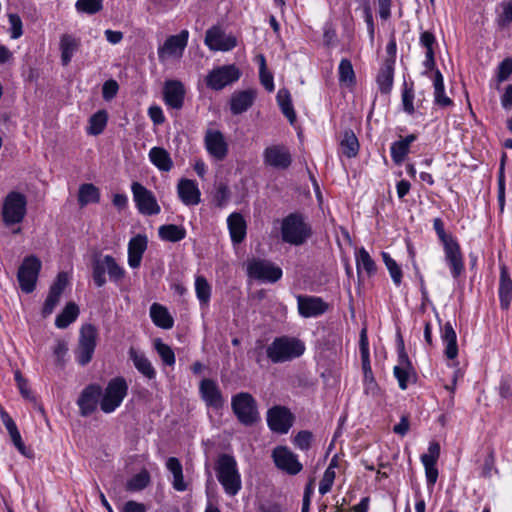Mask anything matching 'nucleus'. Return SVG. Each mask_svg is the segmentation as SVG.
I'll return each instance as SVG.
<instances>
[{
	"label": "nucleus",
	"instance_id": "nucleus-27",
	"mask_svg": "<svg viewBox=\"0 0 512 512\" xmlns=\"http://www.w3.org/2000/svg\"><path fill=\"white\" fill-rule=\"evenodd\" d=\"M401 351L399 354V365L394 367V375L398 380L399 387L405 390L408 386V382L413 376L411 363L408 359L407 354L404 352L403 340L400 337Z\"/></svg>",
	"mask_w": 512,
	"mask_h": 512
},
{
	"label": "nucleus",
	"instance_id": "nucleus-60",
	"mask_svg": "<svg viewBox=\"0 0 512 512\" xmlns=\"http://www.w3.org/2000/svg\"><path fill=\"white\" fill-rule=\"evenodd\" d=\"M363 15L371 43L374 41L375 25L369 0H363Z\"/></svg>",
	"mask_w": 512,
	"mask_h": 512
},
{
	"label": "nucleus",
	"instance_id": "nucleus-36",
	"mask_svg": "<svg viewBox=\"0 0 512 512\" xmlns=\"http://www.w3.org/2000/svg\"><path fill=\"white\" fill-rule=\"evenodd\" d=\"M166 468L173 475V488L179 492L185 491L187 489V483L184 480L183 468L180 460L176 457H169L166 461Z\"/></svg>",
	"mask_w": 512,
	"mask_h": 512
},
{
	"label": "nucleus",
	"instance_id": "nucleus-47",
	"mask_svg": "<svg viewBox=\"0 0 512 512\" xmlns=\"http://www.w3.org/2000/svg\"><path fill=\"white\" fill-rule=\"evenodd\" d=\"M92 277L97 287H102L106 284L105 273L107 272L106 267V255L103 258L95 259L92 266Z\"/></svg>",
	"mask_w": 512,
	"mask_h": 512
},
{
	"label": "nucleus",
	"instance_id": "nucleus-41",
	"mask_svg": "<svg viewBox=\"0 0 512 512\" xmlns=\"http://www.w3.org/2000/svg\"><path fill=\"white\" fill-rule=\"evenodd\" d=\"M277 103L283 115L293 124L296 120V113L293 108L290 92L287 89H280L278 91Z\"/></svg>",
	"mask_w": 512,
	"mask_h": 512
},
{
	"label": "nucleus",
	"instance_id": "nucleus-4",
	"mask_svg": "<svg viewBox=\"0 0 512 512\" xmlns=\"http://www.w3.org/2000/svg\"><path fill=\"white\" fill-rule=\"evenodd\" d=\"M27 211L26 196L17 191L9 192L3 200L2 219L6 226L19 224Z\"/></svg>",
	"mask_w": 512,
	"mask_h": 512
},
{
	"label": "nucleus",
	"instance_id": "nucleus-35",
	"mask_svg": "<svg viewBox=\"0 0 512 512\" xmlns=\"http://www.w3.org/2000/svg\"><path fill=\"white\" fill-rule=\"evenodd\" d=\"M150 317L153 323L162 329H171L174 320L167 308L161 304L153 303L150 307Z\"/></svg>",
	"mask_w": 512,
	"mask_h": 512
},
{
	"label": "nucleus",
	"instance_id": "nucleus-34",
	"mask_svg": "<svg viewBox=\"0 0 512 512\" xmlns=\"http://www.w3.org/2000/svg\"><path fill=\"white\" fill-rule=\"evenodd\" d=\"M417 139L415 134L407 135L391 145V158L397 165L401 164L409 153L410 145Z\"/></svg>",
	"mask_w": 512,
	"mask_h": 512
},
{
	"label": "nucleus",
	"instance_id": "nucleus-55",
	"mask_svg": "<svg viewBox=\"0 0 512 512\" xmlns=\"http://www.w3.org/2000/svg\"><path fill=\"white\" fill-rule=\"evenodd\" d=\"M106 267L110 280L114 282H119L124 278L125 271L116 263L115 259L110 255H106Z\"/></svg>",
	"mask_w": 512,
	"mask_h": 512
},
{
	"label": "nucleus",
	"instance_id": "nucleus-21",
	"mask_svg": "<svg viewBox=\"0 0 512 512\" xmlns=\"http://www.w3.org/2000/svg\"><path fill=\"white\" fill-rule=\"evenodd\" d=\"M298 312L304 318L317 317L324 314L329 305L320 297L297 296Z\"/></svg>",
	"mask_w": 512,
	"mask_h": 512
},
{
	"label": "nucleus",
	"instance_id": "nucleus-25",
	"mask_svg": "<svg viewBox=\"0 0 512 512\" xmlns=\"http://www.w3.org/2000/svg\"><path fill=\"white\" fill-rule=\"evenodd\" d=\"M128 356L140 374H142L148 380L155 379L156 370L144 352L134 347H130L128 350Z\"/></svg>",
	"mask_w": 512,
	"mask_h": 512
},
{
	"label": "nucleus",
	"instance_id": "nucleus-64",
	"mask_svg": "<svg viewBox=\"0 0 512 512\" xmlns=\"http://www.w3.org/2000/svg\"><path fill=\"white\" fill-rule=\"evenodd\" d=\"M512 74V58L504 59L498 66L497 79L499 82L507 80Z\"/></svg>",
	"mask_w": 512,
	"mask_h": 512
},
{
	"label": "nucleus",
	"instance_id": "nucleus-24",
	"mask_svg": "<svg viewBox=\"0 0 512 512\" xmlns=\"http://www.w3.org/2000/svg\"><path fill=\"white\" fill-rule=\"evenodd\" d=\"M256 90L247 89L236 91L230 99V110L233 115H239L246 112L254 103Z\"/></svg>",
	"mask_w": 512,
	"mask_h": 512
},
{
	"label": "nucleus",
	"instance_id": "nucleus-51",
	"mask_svg": "<svg viewBox=\"0 0 512 512\" xmlns=\"http://www.w3.org/2000/svg\"><path fill=\"white\" fill-rule=\"evenodd\" d=\"M230 196H231V193H230L229 187L226 183L220 181L215 184L213 200H214L216 206H218L220 208L224 207L228 203Z\"/></svg>",
	"mask_w": 512,
	"mask_h": 512
},
{
	"label": "nucleus",
	"instance_id": "nucleus-49",
	"mask_svg": "<svg viewBox=\"0 0 512 512\" xmlns=\"http://www.w3.org/2000/svg\"><path fill=\"white\" fill-rule=\"evenodd\" d=\"M154 347L165 365L173 366L175 364V354L169 345L163 343L161 339H156Z\"/></svg>",
	"mask_w": 512,
	"mask_h": 512
},
{
	"label": "nucleus",
	"instance_id": "nucleus-59",
	"mask_svg": "<svg viewBox=\"0 0 512 512\" xmlns=\"http://www.w3.org/2000/svg\"><path fill=\"white\" fill-rule=\"evenodd\" d=\"M414 100V91L412 86H408L406 83H404L403 91H402V104H403V110L412 115L415 112V108L413 105Z\"/></svg>",
	"mask_w": 512,
	"mask_h": 512
},
{
	"label": "nucleus",
	"instance_id": "nucleus-28",
	"mask_svg": "<svg viewBox=\"0 0 512 512\" xmlns=\"http://www.w3.org/2000/svg\"><path fill=\"white\" fill-rule=\"evenodd\" d=\"M178 195L185 205H197L200 203V190L195 181L181 179L177 186Z\"/></svg>",
	"mask_w": 512,
	"mask_h": 512
},
{
	"label": "nucleus",
	"instance_id": "nucleus-6",
	"mask_svg": "<svg viewBox=\"0 0 512 512\" xmlns=\"http://www.w3.org/2000/svg\"><path fill=\"white\" fill-rule=\"evenodd\" d=\"M231 407L239 422L245 426H251L259 419L256 400L247 392L234 395Z\"/></svg>",
	"mask_w": 512,
	"mask_h": 512
},
{
	"label": "nucleus",
	"instance_id": "nucleus-11",
	"mask_svg": "<svg viewBox=\"0 0 512 512\" xmlns=\"http://www.w3.org/2000/svg\"><path fill=\"white\" fill-rule=\"evenodd\" d=\"M133 199L139 212L143 215H157L161 209L154 194L139 182L131 185Z\"/></svg>",
	"mask_w": 512,
	"mask_h": 512
},
{
	"label": "nucleus",
	"instance_id": "nucleus-17",
	"mask_svg": "<svg viewBox=\"0 0 512 512\" xmlns=\"http://www.w3.org/2000/svg\"><path fill=\"white\" fill-rule=\"evenodd\" d=\"M189 32L182 30L177 35L169 36L164 44L158 48V57L161 61L171 56L181 57L188 43Z\"/></svg>",
	"mask_w": 512,
	"mask_h": 512
},
{
	"label": "nucleus",
	"instance_id": "nucleus-38",
	"mask_svg": "<svg viewBox=\"0 0 512 512\" xmlns=\"http://www.w3.org/2000/svg\"><path fill=\"white\" fill-rule=\"evenodd\" d=\"M100 201L99 189L91 183L80 185L78 190V203L81 207H85L90 203H98Z\"/></svg>",
	"mask_w": 512,
	"mask_h": 512
},
{
	"label": "nucleus",
	"instance_id": "nucleus-18",
	"mask_svg": "<svg viewBox=\"0 0 512 512\" xmlns=\"http://www.w3.org/2000/svg\"><path fill=\"white\" fill-rule=\"evenodd\" d=\"M101 395L102 388L98 384H90L82 390L77 400L81 416L87 417L96 410Z\"/></svg>",
	"mask_w": 512,
	"mask_h": 512
},
{
	"label": "nucleus",
	"instance_id": "nucleus-22",
	"mask_svg": "<svg viewBox=\"0 0 512 512\" xmlns=\"http://www.w3.org/2000/svg\"><path fill=\"white\" fill-rule=\"evenodd\" d=\"M199 393L202 400L208 407L216 410L224 405V398L218 384L212 380L205 378L200 382Z\"/></svg>",
	"mask_w": 512,
	"mask_h": 512
},
{
	"label": "nucleus",
	"instance_id": "nucleus-16",
	"mask_svg": "<svg viewBox=\"0 0 512 512\" xmlns=\"http://www.w3.org/2000/svg\"><path fill=\"white\" fill-rule=\"evenodd\" d=\"M267 424L273 432L285 434L293 424V415L286 407L274 406L268 410Z\"/></svg>",
	"mask_w": 512,
	"mask_h": 512
},
{
	"label": "nucleus",
	"instance_id": "nucleus-20",
	"mask_svg": "<svg viewBox=\"0 0 512 512\" xmlns=\"http://www.w3.org/2000/svg\"><path fill=\"white\" fill-rule=\"evenodd\" d=\"M204 144L208 153L218 161L223 160L228 154V144L219 130H207Z\"/></svg>",
	"mask_w": 512,
	"mask_h": 512
},
{
	"label": "nucleus",
	"instance_id": "nucleus-3",
	"mask_svg": "<svg viewBox=\"0 0 512 512\" xmlns=\"http://www.w3.org/2000/svg\"><path fill=\"white\" fill-rule=\"evenodd\" d=\"M281 235L284 242L301 245L310 237L311 229L301 214L292 213L283 219Z\"/></svg>",
	"mask_w": 512,
	"mask_h": 512
},
{
	"label": "nucleus",
	"instance_id": "nucleus-54",
	"mask_svg": "<svg viewBox=\"0 0 512 512\" xmlns=\"http://www.w3.org/2000/svg\"><path fill=\"white\" fill-rule=\"evenodd\" d=\"M339 80L348 85L355 82V73L350 60L342 59L339 64Z\"/></svg>",
	"mask_w": 512,
	"mask_h": 512
},
{
	"label": "nucleus",
	"instance_id": "nucleus-31",
	"mask_svg": "<svg viewBox=\"0 0 512 512\" xmlns=\"http://www.w3.org/2000/svg\"><path fill=\"white\" fill-rule=\"evenodd\" d=\"M227 224L233 243H241L246 236V222L240 213H232L228 219Z\"/></svg>",
	"mask_w": 512,
	"mask_h": 512
},
{
	"label": "nucleus",
	"instance_id": "nucleus-37",
	"mask_svg": "<svg viewBox=\"0 0 512 512\" xmlns=\"http://www.w3.org/2000/svg\"><path fill=\"white\" fill-rule=\"evenodd\" d=\"M151 163L160 171L168 172L173 167V161L168 151L162 147H153L149 151Z\"/></svg>",
	"mask_w": 512,
	"mask_h": 512
},
{
	"label": "nucleus",
	"instance_id": "nucleus-40",
	"mask_svg": "<svg viewBox=\"0 0 512 512\" xmlns=\"http://www.w3.org/2000/svg\"><path fill=\"white\" fill-rule=\"evenodd\" d=\"M159 237L168 242H179L186 237V230L175 224L162 225L158 229Z\"/></svg>",
	"mask_w": 512,
	"mask_h": 512
},
{
	"label": "nucleus",
	"instance_id": "nucleus-33",
	"mask_svg": "<svg viewBox=\"0 0 512 512\" xmlns=\"http://www.w3.org/2000/svg\"><path fill=\"white\" fill-rule=\"evenodd\" d=\"M442 341L446 345L444 354L448 359H454L458 355L457 335L450 322L445 323L441 334Z\"/></svg>",
	"mask_w": 512,
	"mask_h": 512
},
{
	"label": "nucleus",
	"instance_id": "nucleus-12",
	"mask_svg": "<svg viewBox=\"0 0 512 512\" xmlns=\"http://www.w3.org/2000/svg\"><path fill=\"white\" fill-rule=\"evenodd\" d=\"M275 466L290 475L298 474L303 466L298 457L286 446H277L272 451Z\"/></svg>",
	"mask_w": 512,
	"mask_h": 512
},
{
	"label": "nucleus",
	"instance_id": "nucleus-45",
	"mask_svg": "<svg viewBox=\"0 0 512 512\" xmlns=\"http://www.w3.org/2000/svg\"><path fill=\"white\" fill-rule=\"evenodd\" d=\"M356 266L358 272L361 269L370 276L376 272V264L365 248H360L356 254Z\"/></svg>",
	"mask_w": 512,
	"mask_h": 512
},
{
	"label": "nucleus",
	"instance_id": "nucleus-48",
	"mask_svg": "<svg viewBox=\"0 0 512 512\" xmlns=\"http://www.w3.org/2000/svg\"><path fill=\"white\" fill-rule=\"evenodd\" d=\"M195 291L201 304H207L211 297V286L204 276H197L195 279Z\"/></svg>",
	"mask_w": 512,
	"mask_h": 512
},
{
	"label": "nucleus",
	"instance_id": "nucleus-14",
	"mask_svg": "<svg viewBox=\"0 0 512 512\" xmlns=\"http://www.w3.org/2000/svg\"><path fill=\"white\" fill-rule=\"evenodd\" d=\"M205 44L213 51H230L237 45V39L232 34H226L220 27L213 26L207 30Z\"/></svg>",
	"mask_w": 512,
	"mask_h": 512
},
{
	"label": "nucleus",
	"instance_id": "nucleus-56",
	"mask_svg": "<svg viewBox=\"0 0 512 512\" xmlns=\"http://www.w3.org/2000/svg\"><path fill=\"white\" fill-rule=\"evenodd\" d=\"M440 456V445L437 442H432L429 445L428 453L421 456V461L426 466H435Z\"/></svg>",
	"mask_w": 512,
	"mask_h": 512
},
{
	"label": "nucleus",
	"instance_id": "nucleus-15",
	"mask_svg": "<svg viewBox=\"0 0 512 512\" xmlns=\"http://www.w3.org/2000/svg\"><path fill=\"white\" fill-rule=\"evenodd\" d=\"M445 262L450 268L451 275L457 279L465 270L463 254L456 239H449L443 244Z\"/></svg>",
	"mask_w": 512,
	"mask_h": 512
},
{
	"label": "nucleus",
	"instance_id": "nucleus-39",
	"mask_svg": "<svg viewBox=\"0 0 512 512\" xmlns=\"http://www.w3.org/2000/svg\"><path fill=\"white\" fill-rule=\"evenodd\" d=\"M79 315V307L74 302H68L62 312L56 317L55 325L60 329L67 328Z\"/></svg>",
	"mask_w": 512,
	"mask_h": 512
},
{
	"label": "nucleus",
	"instance_id": "nucleus-50",
	"mask_svg": "<svg viewBox=\"0 0 512 512\" xmlns=\"http://www.w3.org/2000/svg\"><path fill=\"white\" fill-rule=\"evenodd\" d=\"M500 12L497 15V24L504 28L512 23V0L502 1L499 4Z\"/></svg>",
	"mask_w": 512,
	"mask_h": 512
},
{
	"label": "nucleus",
	"instance_id": "nucleus-52",
	"mask_svg": "<svg viewBox=\"0 0 512 512\" xmlns=\"http://www.w3.org/2000/svg\"><path fill=\"white\" fill-rule=\"evenodd\" d=\"M382 258H383V261L390 273V276H391L393 282L395 283V285L399 286L402 281L401 268L396 263V261L391 258V256L388 253L382 252Z\"/></svg>",
	"mask_w": 512,
	"mask_h": 512
},
{
	"label": "nucleus",
	"instance_id": "nucleus-58",
	"mask_svg": "<svg viewBox=\"0 0 512 512\" xmlns=\"http://www.w3.org/2000/svg\"><path fill=\"white\" fill-rule=\"evenodd\" d=\"M440 456V445L437 442H432L429 445L428 453L421 456V461L426 466H435Z\"/></svg>",
	"mask_w": 512,
	"mask_h": 512
},
{
	"label": "nucleus",
	"instance_id": "nucleus-42",
	"mask_svg": "<svg viewBox=\"0 0 512 512\" xmlns=\"http://www.w3.org/2000/svg\"><path fill=\"white\" fill-rule=\"evenodd\" d=\"M342 153L348 157H356L359 152V142L352 130H345L340 143Z\"/></svg>",
	"mask_w": 512,
	"mask_h": 512
},
{
	"label": "nucleus",
	"instance_id": "nucleus-57",
	"mask_svg": "<svg viewBox=\"0 0 512 512\" xmlns=\"http://www.w3.org/2000/svg\"><path fill=\"white\" fill-rule=\"evenodd\" d=\"M440 456V445L437 442H432L429 445L428 453L421 456V461L426 466H435Z\"/></svg>",
	"mask_w": 512,
	"mask_h": 512
},
{
	"label": "nucleus",
	"instance_id": "nucleus-10",
	"mask_svg": "<svg viewBox=\"0 0 512 512\" xmlns=\"http://www.w3.org/2000/svg\"><path fill=\"white\" fill-rule=\"evenodd\" d=\"M96 338L97 330L92 324L82 326L76 350V358L80 365L85 366L91 361L96 347Z\"/></svg>",
	"mask_w": 512,
	"mask_h": 512
},
{
	"label": "nucleus",
	"instance_id": "nucleus-46",
	"mask_svg": "<svg viewBox=\"0 0 512 512\" xmlns=\"http://www.w3.org/2000/svg\"><path fill=\"white\" fill-rule=\"evenodd\" d=\"M360 354L362 360V369L365 376H369L372 372L370 358H369V348H368V338L366 334V329H362L360 333Z\"/></svg>",
	"mask_w": 512,
	"mask_h": 512
},
{
	"label": "nucleus",
	"instance_id": "nucleus-26",
	"mask_svg": "<svg viewBox=\"0 0 512 512\" xmlns=\"http://www.w3.org/2000/svg\"><path fill=\"white\" fill-rule=\"evenodd\" d=\"M147 244L148 239L143 234H138L130 239L128 243V264L131 268L135 269L140 266Z\"/></svg>",
	"mask_w": 512,
	"mask_h": 512
},
{
	"label": "nucleus",
	"instance_id": "nucleus-7",
	"mask_svg": "<svg viewBox=\"0 0 512 512\" xmlns=\"http://www.w3.org/2000/svg\"><path fill=\"white\" fill-rule=\"evenodd\" d=\"M247 274L253 279L274 283L282 277V269L269 260L253 258L247 263Z\"/></svg>",
	"mask_w": 512,
	"mask_h": 512
},
{
	"label": "nucleus",
	"instance_id": "nucleus-43",
	"mask_svg": "<svg viewBox=\"0 0 512 512\" xmlns=\"http://www.w3.org/2000/svg\"><path fill=\"white\" fill-rule=\"evenodd\" d=\"M108 114L105 110H99L89 119L88 134L99 135L103 132L107 125Z\"/></svg>",
	"mask_w": 512,
	"mask_h": 512
},
{
	"label": "nucleus",
	"instance_id": "nucleus-29",
	"mask_svg": "<svg viewBox=\"0 0 512 512\" xmlns=\"http://www.w3.org/2000/svg\"><path fill=\"white\" fill-rule=\"evenodd\" d=\"M499 300L502 309H508L512 300V279L505 265L500 267Z\"/></svg>",
	"mask_w": 512,
	"mask_h": 512
},
{
	"label": "nucleus",
	"instance_id": "nucleus-8",
	"mask_svg": "<svg viewBox=\"0 0 512 512\" xmlns=\"http://www.w3.org/2000/svg\"><path fill=\"white\" fill-rule=\"evenodd\" d=\"M241 76V71L234 64L223 65L211 70L205 82L208 88L220 91L226 86L238 81Z\"/></svg>",
	"mask_w": 512,
	"mask_h": 512
},
{
	"label": "nucleus",
	"instance_id": "nucleus-23",
	"mask_svg": "<svg viewBox=\"0 0 512 512\" xmlns=\"http://www.w3.org/2000/svg\"><path fill=\"white\" fill-rule=\"evenodd\" d=\"M185 88L181 81L168 80L164 85V99L168 106L180 109L184 103Z\"/></svg>",
	"mask_w": 512,
	"mask_h": 512
},
{
	"label": "nucleus",
	"instance_id": "nucleus-2",
	"mask_svg": "<svg viewBox=\"0 0 512 512\" xmlns=\"http://www.w3.org/2000/svg\"><path fill=\"white\" fill-rule=\"evenodd\" d=\"M304 351V343L295 337L289 336L276 337L266 348L267 357L275 364L298 358Z\"/></svg>",
	"mask_w": 512,
	"mask_h": 512
},
{
	"label": "nucleus",
	"instance_id": "nucleus-1",
	"mask_svg": "<svg viewBox=\"0 0 512 512\" xmlns=\"http://www.w3.org/2000/svg\"><path fill=\"white\" fill-rule=\"evenodd\" d=\"M215 470L224 492L231 497L237 495L241 490L242 481L235 458L229 454H221L216 462Z\"/></svg>",
	"mask_w": 512,
	"mask_h": 512
},
{
	"label": "nucleus",
	"instance_id": "nucleus-63",
	"mask_svg": "<svg viewBox=\"0 0 512 512\" xmlns=\"http://www.w3.org/2000/svg\"><path fill=\"white\" fill-rule=\"evenodd\" d=\"M8 18L10 23V36L12 39H18L23 34L22 20L18 14H9Z\"/></svg>",
	"mask_w": 512,
	"mask_h": 512
},
{
	"label": "nucleus",
	"instance_id": "nucleus-13",
	"mask_svg": "<svg viewBox=\"0 0 512 512\" xmlns=\"http://www.w3.org/2000/svg\"><path fill=\"white\" fill-rule=\"evenodd\" d=\"M264 164L278 170H286L292 163L289 149L281 144L271 145L263 152Z\"/></svg>",
	"mask_w": 512,
	"mask_h": 512
},
{
	"label": "nucleus",
	"instance_id": "nucleus-53",
	"mask_svg": "<svg viewBox=\"0 0 512 512\" xmlns=\"http://www.w3.org/2000/svg\"><path fill=\"white\" fill-rule=\"evenodd\" d=\"M103 0H77L75 7L78 12L96 14L103 8Z\"/></svg>",
	"mask_w": 512,
	"mask_h": 512
},
{
	"label": "nucleus",
	"instance_id": "nucleus-44",
	"mask_svg": "<svg viewBox=\"0 0 512 512\" xmlns=\"http://www.w3.org/2000/svg\"><path fill=\"white\" fill-rule=\"evenodd\" d=\"M150 474L146 469L141 470L126 483V490L131 492L141 491L150 484Z\"/></svg>",
	"mask_w": 512,
	"mask_h": 512
},
{
	"label": "nucleus",
	"instance_id": "nucleus-9",
	"mask_svg": "<svg viewBox=\"0 0 512 512\" xmlns=\"http://www.w3.org/2000/svg\"><path fill=\"white\" fill-rule=\"evenodd\" d=\"M41 266V261L36 256L24 258L17 272V279L23 292L28 294L34 291Z\"/></svg>",
	"mask_w": 512,
	"mask_h": 512
},
{
	"label": "nucleus",
	"instance_id": "nucleus-19",
	"mask_svg": "<svg viewBox=\"0 0 512 512\" xmlns=\"http://www.w3.org/2000/svg\"><path fill=\"white\" fill-rule=\"evenodd\" d=\"M68 284V275L66 272H60L56 280L49 289L48 296L42 308L43 317H47L54 311L59 304L61 295Z\"/></svg>",
	"mask_w": 512,
	"mask_h": 512
},
{
	"label": "nucleus",
	"instance_id": "nucleus-62",
	"mask_svg": "<svg viewBox=\"0 0 512 512\" xmlns=\"http://www.w3.org/2000/svg\"><path fill=\"white\" fill-rule=\"evenodd\" d=\"M313 434L308 430L300 431L294 438V444L300 450H308L311 446Z\"/></svg>",
	"mask_w": 512,
	"mask_h": 512
},
{
	"label": "nucleus",
	"instance_id": "nucleus-30",
	"mask_svg": "<svg viewBox=\"0 0 512 512\" xmlns=\"http://www.w3.org/2000/svg\"><path fill=\"white\" fill-rule=\"evenodd\" d=\"M80 44V39L71 34H63L60 37L59 49L61 51V63L63 66H67L71 62Z\"/></svg>",
	"mask_w": 512,
	"mask_h": 512
},
{
	"label": "nucleus",
	"instance_id": "nucleus-32",
	"mask_svg": "<svg viewBox=\"0 0 512 512\" xmlns=\"http://www.w3.org/2000/svg\"><path fill=\"white\" fill-rule=\"evenodd\" d=\"M394 62L395 60L393 59H386L377 75V84L380 92L383 94H388L391 91L393 85Z\"/></svg>",
	"mask_w": 512,
	"mask_h": 512
},
{
	"label": "nucleus",
	"instance_id": "nucleus-61",
	"mask_svg": "<svg viewBox=\"0 0 512 512\" xmlns=\"http://www.w3.org/2000/svg\"><path fill=\"white\" fill-rule=\"evenodd\" d=\"M335 479V472L332 470V463L326 469L324 476L319 484V493L324 495L331 490Z\"/></svg>",
	"mask_w": 512,
	"mask_h": 512
},
{
	"label": "nucleus",
	"instance_id": "nucleus-5",
	"mask_svg": "<svg viewBox=\"0 0 512 512\" xmlns=\"http://www.w3.org/2000/svg\"><path fill=\"white\" fill-rule=\"evenodd\" d=\"M128 392V385L123 377L111 379L102 391L100 408L104 413L114 412L122 403Z\"/></svg>",
	"mask_w": 512,
	"mask_h": 512
}]
</instances>
